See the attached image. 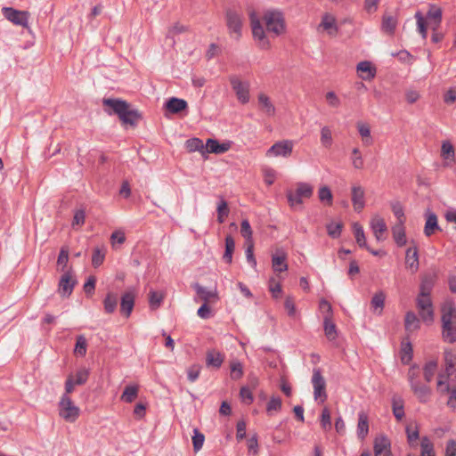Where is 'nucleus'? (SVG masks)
<instances>
[{"instance_id": "obj_1", "label": "nucleus", "mask_w": 456, "mask_h": 456, "mask_svg": "<svg viewBox=\"0 0 456 456\" xmlns=\"http://www.w3.org/2000/svg\"><path fill=\"white\" fill-rule=\"evenodd\" d=\"M102 103L105 107L110 109V110H107L106 111L110 115L116 114L125 126H135L142 118L139 111L133 109L126 101L117 98H107L103 99Z\"/></svg>"}, {"instance_id": "obj_2", "label": "nucleus", "mask_w": 456, "mask_h": 456, "mask_svg": "<svg viewBox=\"0 0 456 456\" xmlns=\"http://www.w3.org/2000/svg\"><path fill=\"white\" fill-rule=\"evenodd\" d=\"M442 338L445 342H456V306L452 302L445 303L441 309Z\"/></svg>"}, {"instance_id": "obj_3", "label": "nucleus", "mask_w": 456, "mask_h": 456, "mask_svg": "<svg viewBox=\"0 0 456 456\" xmlns=\"http://www.w3.org/2000/svg\"><path fill=\"white\" fill-rule=\"evenodd\" d=\"M228 32L232 37L239 40L242 34L243 12L240 8L229 7L224 12Z\"/></svg>"}, {"instance_id": "obj_4", "label": "nucleus", "mask_w": 456, "mask_h": 456, "mask_svg": "<svg viewBox=\"0 0 456 456\" xmlns=\"http://www.w3.org/2000/svg\"><path fill=\"white\" fill-rule=\"evenodd\" d=\"M266 30L279 37L285 33L286 25L283 13L279 10H267L263 15Z\"/></svg>"}, {"instance_id": "obj_5", "label": "nucleus", "mask_w": 456, "mask_h": 456, "mask_svg": "<svg viewBox=\"0 0 456 456\" xmlns=\"http://www.w3.org/2000/svg\"><path fill=\"white\" fill-rule=\"evenodd\" d=\"M314 193V187L307 183H298L295 191H288L287 199L289 207L297 210L303 204L304 199H310Z\"/></svg>"}, {"instance_id": "obj_6", "label": "nucleus", "mask_w": 456, "mask_h": 456, "mask_svg": "<svg viewBox=\"0 0 456 456\" xmlns=\"http://www.w3.org/2000/svg\"><path fill=\"white\" fill-rule=\"evenodd\" d=\"M250 26L252 29L253 38L257 41L261 49L267 50L271 47L270 41L267 39L265 28L262 25L260 18L255 12L249 13Z\"/></svg>"}, {"instance_id": "obj_7", "label": "nucleus", "mask_w": 456, "mask_h": 456, "mask_svg": "<svg viewBox=\"0 0 456 456\" xmlns=\"http://www.w3.org/2000/svg\"><path fill=\"white\" fill-rule=\"evenodd\" d=\"M80 410L77 407L71 398L67 395H62L59 403V414L66 421L74 422L79 417Z\"/></svg>"}, {"instance_id": "obj_8", "label": "nucleus", "mask_w": 456, "mask_h": 456, "mask_svg": "<svg viewBox=\"0 0 456 456\" xmlns=\"http://www.w3.org/2000/svg\"><path fill=\"white\" fill-rule=\"evenodd\" d=\"M229 81L238 101L242 104L248 103L250 99L249 83L240 80L237 76H231Z\"/></svg>"}, {"instance_id": "obj_9", "label": "nucleus", "mask_w": 456, "mask_h": 456, "mask_svg": "<svg viewBox=\"0 0 456 456\" xmlns=\"http://www.w3.org/2000/svg\"><path fill=\"white\" fill-rule=\"evenodd\" d=\"M311 381L314 387V400H320L322 403H324L328 397L326 393V381L320 369H314Z\"/></svg>"}, {"instance_id": "obj_10", "label": "nucleus", "mask_w": 456, "mask_h": 456, "mask_svg": "<svg viewBox=\"0 0 456 456\" xmlns=\"http://www.w3.org/2000/svg\"><path fill=\"white\" fill-rule=\"evenodd\" d=\"M416 305L421 320L430 325L434 322V308L430 297H419L416 299Z\"/></svg>"}, {"instance_id": "obj_11", "label": "nucleus", "mask_w": 456, "mask_h": 456, "mask_svg": "<svg viewBox=\"0 0 456 456\" xmlns=\"http://www.w3.org/2000/svg\"><path fill=\"white\" fill-rule=\"evenodd\" d=\"M3 15L14 25L28 27L29 13L27 11H19L12 7H4L2 9Z\"/></svg>"}, {"instance_id": "obj_12", "label": "nucleus", "mask_w": 456, "mask_h": 456, "mask_svg": "<svg viewBox=\"0 0 456 456\" xmlns=\"http://www.w3.org/2000/svg\"><path fill=\"white\" fill-rule=\"evenodd\" d=\"M294 143L290 140H282L275 142L266 151V157H284L291 155Z\"/></svg>"}, {"instance_id": "obj_13", "label": "nucleus", "mask_w": 456, "mask_h": 456, "mask_svg": "<svg viewBox=\"0 0 456 456\" xmlns=\"http://www.w3.org/2000/svg\"><path fill=\"white\" fill-rule=\"evenodd\" d=\"M374 456H391V443L389 439L379 435L375 437L373 443Z\"/></svg>"}, {"instance_id": "obj_14", "label": "nucleus", "mask_w": 456, "mask_h": 456, "mask_svg": "<svg viewBox=\"0 0 456 456\" xmlns=\"http://www.w3.org/2000/svg\"><path fill=\"white\" fill-rule=\"evenodd\" d=\"M287 253L283 248H277L272 256V268L274 273H282L288 270Z\"/></svg>"}, {"instance_id": "obj_15", "label": "nucleus", "mask_w": 456, "mask_h": 456, "mask_svg": "<svg viewBox=\"0 0 456 456\" xmlns=\"http://www.w3.org/2000/svg\"><path fill=\"white\" fill-rule=\"evenodd\" d=\"M77 281L72 277L69 272L65 273L59 281V293L62 297H69L73 291Z\"/></svg>"}, {"instance_id": "obj_16", "label": "nucleus", "mask_w": 456, "mask_h": 456, "mask_svg": "<svg viewBox=\"0 0 456 456\" xmlns=\"http://www.w3.org/2000/svg\"><path fill=\"white\" fill-rule=\"evenodd\" d=\"M232 142L227 141L220 143L217 140L209 138L206 142V153L223 154L231 149Z\"/></svg>"}, {"instance_id": "obj_17", "label": "nucleus", "mask_w": 456, "mask_h": 456, "mask_svg": "<svg viewBox=\"0 0 456 456\" xmlns=\"http://www.w3.org/2000/svg\"><path fill=\"white\" fill-rule=\"evenodd\" d=\"M444 372L446 378H451L456 373V354L451 349H445L444 352Z\"/></svg>"}, {"instance_id": "obj_18", "label": "nucleus", "mask_w": 456, "mask_h": 456, "mask_svg": "<svg viewBox=\"0 0 456 456\" xmlns=\"http://www.w3.org/2000/svg\"><path fill=\"white\" fill-rule=\"evenodd\" d=\"M135 294L134 290L125 292L121 297L120 313L129 317L134 306Z\"/></svg>"}, {"instance_id": "obj_19", "label": "nucleus", "mask_w": 456, "mask_h": 456, "mask_svg": "<svg viewBox=\"0 0 456 456\" xmlns=\"http://www.w3.org/2000/svg\"><path fill=\"white\" fill-rule=\"evenodd\" d=\"M224 361V354L216 349H209L206 353V366L219 369Z\"/></svg>"}, {"instance_id": "obj_20", "label": "nucleus", "mask_w": 456, "mask_h": 456, "mask_svg": "<svg viewBox=\"0 0 456 456\" xmlns=\"http://www.w3.org/2000/svg\"><path fill=\"white\" fill-rule=\"evenodd\" d=\"M258 108L266 117L271 118L275 115L276 109L271 99L265 94L261 93L257 96Z\"/></svg>"}, {"instance_id": "obj_21", "label": "nucleus", "mask_w": 456, "mask_h": 456, "mask_svg": "<svg viewBox=\"0 0 456 456\" xmlns=\"http://www.w3.org/2000/svg\"><path fill=\"white\" fill-rule=\"evenodd\" d=\"M370 227L376 237L377 240L380 241L384 240V233L387 232V227L385 220L379 216H375L370 220Z\"/></svg>"}, {"instance_id": "obj_22", "label": "nucleus", "mask_w": 456, "mask_h": 456, "mask_svg": "<svg viewBox=\"0 0 456 456\" xmlns=\"http://www.w3.org/2000/svg\"><path fill=\"white\" fill-rule=\"evenodd\" d=\"M364 190L360 185H354L352 187V203L355 211L360 212L365 206L364 201Z\"/></svg>"}, {"instance_id": "obj_23", "label": "nucleus", "mask_w": 456, "mask_h": 456, "mask_svg": "<svg viewBox=\"0 0 456 456\" xmlns=\"http://www.w3.org/2000/svg\"><path fill=\"white\" fill-rule=\"evenodd\" d=\"M194 289L197 293V297L204 303H211L218 299V296L216 290L208 289L207 288L202 287L198 283L194 285Z\"/></svg>"}, {"instance_id": "obj_24", "label": "nucleus", "mask_w": 456, "mask_h": 456, "mask_svg": "<svg viewBox=\"0 0 456 456\" xmlns=\"http://www.w3.org/2000/svg\"><path fill=\"white\" fill-rule=\"evenodd\" d=\"M411 388L420 403H427L429 401L431 389L428 386L419 382L418 384H412Z\"/></svg>"}, {"instance_id": "obj_25", "label": "nucleus", "mask_w": 456, "mask_h": 456, "mask_svg": "<svg viewBox=\"0 0 456 456\" xmlns=\"http://www.w3.org/2000/svg\"><path fill=\"white\" fill-rule=\"evenodd\" d=\"M357 71L361 73V78L366 81L371 80L376 76V69L368 61L359 62L357 64Z\"/></svg>"}, {"instance_id": "obj_26", "label": "nucleus", "mask_w": 456, "mask_h": 456, "mask_svg": "<svg viewBox=\"0 0 456 456\" xmlns=\"http://www.w3.org/2000/svg\"><path fill=\"white\" fill-rule=\"evenodd\" d=\"M405 265L411 269L412 273H415L419 269V254L417 247L409 248L406 250L405 256Z\"/></svg>"}, {"instance_id": "obj_27", "label": "nucleus", "mask_w": 456, "mask_h": 456, "mask_svg": "<svg viewBox=\"0 0 456 456\" xmlns=\"http://www.w3.org/2000/svg\"><path fill=\"white\" fill-rule=\"evenodd\" d=\"M166 109L172 114H177L187 109V102L176 97L170 98L165 104Z\"/></svg>"}, {"instance_id": "obj_28", "label": "nucleus", "mask_w": 456, "mask_h": 456, "mask_svg": "<svg viewBox=\"0 0 456 456\" xmlns=\"http://www.w3.org/2000/svg\"><path fill=\"white\" fill-rule=\"evenodd\" d=\"M354 237H355V240H356V242L357 244L361 247V248H365L370 253H371L373 256H378L379 255V252L377 250H374V249H371L368 246H367V243H366V239H365V234H364V232H363V229L362 227L357 224V223H354Z\"/></svg>"}, {"instance_id": "obj_29", "label": "nucleus", "mask_w": 456, "mask_h": 456, "mask_svg": "<svg viewBox=\"0 0 456 456\" xmlns=\"http://www.w3.org/2000/svg\"><path fill=\"white\" fill-rule=\"evenodd\" d=\"M404 328L409 333L416 331L420 328V320L414 312L409 311L405 314Z\"/></svg>"}, {"instance_id": "obj_30", "label": "nucleus", "mask_w": 456, "mask_h": 456, "mask_svg": "<svg viewBox=\"0 0 456 456\" xmlns=\"http://www.w3.org/2000/svg\"><path fill=\"white\" fill-rule=\"evenodd\" d=\"M392 233L395 242L398 247H403L406 244L404 224H395L392 227Z\"/></svg>"}, {"instance_id": "obj_31", "label": "nucleus", "mask_w": 456, "mask_h": 456, "mask_svg": "<svg viewBox=\"0 0 456 456\" xmlns=\"http://www.w3.org/2000/svg\"><path fill=\"white\" fill-rule=\"evenodd\" d=\"M369 433L368 416L361 411L358 414L357 436L361 440H364Z\"/></svg>"}, {"instance_id": "obj_32", "label": "nucleus", "mask_w": 456, "mask_h": 456, "mask_svg": "<svg viewBox=\"0 0 456 456\" xmlns=\"http://www.w3.org/2000/svg\"><path fill=\"white\" fill-rule=\"evenodd\" d=\"M138 392V385H128L125 387L120 396V400L127 403H133L137 398Z\"/></svg>"}, {"instance_id": "obj_33", "label": "nucleus", "mask_w": 456, "mask_h": 456, "mask_svg": "<svg viewBox=\"0 0 456 456\" xmlns=\"http://www.w3.org/2000/svg\"><path fill=\"white\" fill-rule=\"evenodd\" d=\"M320 28H323V29L328 30L330 35H336L338 32V28L336 26V19L328 13H325L322 16V22L319 25Z\"/></svg>"}, {"instance_id": "obj_34", "label": "nucleus", "mask_w": 456, "mask_h": 456, "mask_svg": "<svg viewBox=\"0 0 456 456\" xmlns=\"http://www.w3.org/2000/svg\"><path fill=\"white\" fill-rule=\"evenodd\" d=\"M427 17L430 22V24L433 26V29H436L442 20V10L441 8L432 5L428 12Z\"/></svg>"}, {"instance_id": "obj_35", "label": "nucleus", "mask_w": 456, "mask_h": 456, "mask_svg": "<svg viewBox=\"0 0 456 456\" xmlns=\"http://www.w3.org/2000/svg\"><path fill=\"white\" fill-rule=\"evenodd\" d=\"M357 129L359 132V134L361 135L362 139V142L364 145L370 146L373 143V139L370 134V126L363 122H358Z\"/></svg>"}, {"instance_id": "obj_36", "label": "nucleus", "mask_w": 456, "mask_h": 456, "mask_svg": "<svg viewBox=\"0 0 456 456\" xmlns=\"http://www.w3.org/2000/svg\"><path fill=\"white\" fill-rule=\"evenodd\" d=\"M441 156L443 159L449 160V162L446 163L447 166L455 162L454 148L449 141L443 142L441 147Z\"/></svg>"}, {"instance_id": "obj_37", "label": "nucleus", "mask_w": 456, "mask_h": 456, "mask_svg": "<svg viewBox=\"0 0 456 456\" xmlns=\"http://www.w3.org/2000/svg\"><path fill=\"white\" fill-rule=\"evenodd\" d=\"M437 216L435 213H428L427 216L426 224L424 227V233L426 236H431L436 230H438Z\"/></svg>"}, {"instance_id": "obj_38", "label": "nucleus", "mask_w": 456, "mask_h": 456, "mask_svg": "<svg viewBox=\"0 0 456 456\" xmlns=\"http://www.w3.org/2000/svg\"><path fill=\"white\" fill-rule=\"evenodd\" d=\"M403 400L401 396L395 395L392 399L393 414L397 420H402L404 417Z\"/></svg>"}, {"instance_id": "obj_39", "label": "nucleus", "mask_w": 456, "mask_h": 456, "mask_svg": "<svg viewBox=\"0 0 456 456\" xmlns=\"http://www.w3.org/2000/svg\"><path fill=\"white\" fill-rule=\"evenodd\" d=\"M323 328L325 336L329 340H334L337 336V327L336 324L333 322L332 318L323 317Z\"/></svg>"}, {"instance_id": "obj_40", "label": "nucleus", "mask_w": 456, "mask_h": 456, "mask_svg": "<svg viewBox=\"0 0 456 456\" xmlns=\"http://www.w3.org/2000/svg\"><path fill=\"white\" fill-rule=\"evenodd\" d=\"M185 148L189 152L200 151L202 155L205 154L206 145L203 144L202 140L199 138H191L185 142Z\"/></svg>"}, {"instance_id": "obj_41", "label": "nucleus", "mask_w": 456, "mask_h": 456, "mask_svg": "<svg viewBox=\"0 0 456 456\" xmlns=\"http://www.w3.org/2000/svg\"><path fill=\"white\" fill-rule=\"evenodd\" d=\"M118 305V296L112 292H109L104 300H103V307L104 311L107 314H112L115 312Z\"/></svg>"}, {"instance_id": "obj_42", "label": "nucleus", "mask_w": 456, "mask_h": 456, "mask_svg": "<svg viewBox=\"0 0 456 456\" xmlns=\"http://www.w3.org/2000/svg\"><path fill=\"white\" fill-rule=\"evenodd\" d=\"M235 249V241L231 235H227L225 238V251L223 256L224 260L227 264H231L232 261V254Z\"/></svg>"}, {"instance_id": "obj_43", "label": "nucleus", "mask_w": 456, "mask_h": 456, "mask_svg": "<svg viewBox=\"0 0 456 456\" xmlns=\"http://www.w3.org/2000/svg\"><path fill=\"white\" fill-rule=\"evenodd\" d=\"M319 200L327 205L331 206L333 202V195L330 189L327 185H323L319 188L318 191Z\"/></svg>"}, {"instance_id": "obj_44", "label": "nucleus", "mask_w": 456, "mask_h": 456, "mask_svg": "<svg viewBox=\"0 0 456 456\" xmlns=\"http://www.w3.org/2000/svg\"><path fill=\"white\" fill-rule=\"evenodd\" d=\"M437 361L435 360L429 361L426 362V364L424 365V379L428 383H429L433 379L437 370Z\"/></svg>"}, {"instance_id": "obj_45", "label": "nucleus", "mask_w": 456, "mask_h": 456, "mask_svg": "<svg viewBox=\"0 0 456 456\" xmlns=\"http://www.w3.org/2000/svg\"><path fill=\"white\" fill-rule=\"evenodd\" d=\"M449 379L450 378H446L445 374H438L436 389L441 395L448 394L452 389V387L448 383Z\"/></svg>"}, {"instance_id": "obj_46", "label": "nucleus", "mask_w": 456, "mask_h": 456, "mask_svg": "<svg viewBox=\"0 0 456 456\" xmlns=\"http://www.w3.org/2000/svg\"><path fill=\"white\" fill-rule=\"evenodd\" d=\"M420 449V456H436L434 444L428 436L421 438Z\"/></svg>"}, {"instance_id": "obj_47", "label": "nucleus", "mask_w": 456, "mask_h": 456, "mask_svg": "<svg viewBox=\"0 0 456 456\" xmlns=\"http://www.w3.org/2000/svg\"><path fill=\"white\" fill-rule=\"evenodd\" d=\"M164 298V295L162 292H159L156 290H151L149 293V304L150 307L153 310L159 307Z\"/></svg>"}, {"instance_id": "obj_48", "label": "nucleus", "mask_w": 456, "mask_h": 456, "mask_svg": "<svg viewBox=\"0 0 456 456\" xmlns=\"http://www.w3.org/2000/svg\"><path fill=\"white\" fill-rule=\"evenodd\" d=\"M106 249L104 247L95 248L92 256V265L94 267H99L104 261Z\"/></svg>"}, {"instance_id": "obj_49", "label": "nucleus", "mask_w": 456, "mask_h": 456, "mask_svg": "<svg viewBox=\"0 0 456 456\" xmlns=\"http://www.w3.org/2000/svg\"><path fill=\"white\" fill-rule=\"evenodd\" d=\"M240 234L246 240V243L253 241V232L248 220L243 219L240 224Z\"/></svg>"}, {"instance_id": "obj_50", "label": "nucleus", "mask_w": 456, "mask_h": 456, "mask_svg": "<svg viewBox=\"0 0 456 456\" xmlns=\"http://www.w3.org/2000/svg\"><path fill=\"white\" fill-rule=\"evenodd\" d=\"M87 349V341L83 335L77 337L74 353L79 356H85Z\"/></svg>"}, {"instance_id": "obj_51", "label": "nucleus", "mask_w": 456, "mask_h": 456, "mask_svg": "<svg viewBox=\"0 0 456 456\" xmlns=\"http://www.w3.org/2000/svg\"><path fill=\"white\" fill-rule=\"evenodd\" d=\"M396 24L397 21L393 16H384L382 20V29L388 34H393Z\"/></svg>"}, {"instance_id": "obj_52", "label": "nucleus", "mask_w": 456, "mask_h": 456, "mask_svg": "<svg viewBox=\"0 0 456 456\" xmlns=\"http://www.w3.org/2000/svg\"><path fill=\"white\" fill-rule=\"evenodd\" d=\"M412 359V347L410 342L403 343L401 350V360L403 364H408Z\"/></svg>"}, {"instance_id": "obj_53", "label": "nucleus", "mask_w": 456, "mask_h": 456, "mask_svg": "<svg viewBox=\"0 0 456 456\" xmlns=\"http://www.w3.org/2000/svg\"><path fill=\"white\" fill-rule=\"evenodd\" d=\"M216 210H217V221H218V223L223 224L224 222L225 217L228 216V215H229L228 205H227V202L224 199H221V200L219 201Z\"/></svg>"}, {"instance_id": "obj_54", "label": "nucleus", "mask_w": 456, "mask_h": 456, "mask_svg": "<svg viewBox=\"0 0 456 456\" xmlns=\"http://www.w3.org/2000/svg\"><path fill=\"white\" fill-rule=\"evenodd\" d=\"M262 173L264 175L265 183L267 185H272L276 178V171L270 167L265 166L262 167Z\"/></svg>"}, {"instance_id": "obj_55", "label": "nucleus", "mask_w": 456, "mask_h": 456, "mask_svg": "<svg viewBox=\"0 0 456 456\" xmlns=\"http://www.w3.org/2000/svg\"><path fill=\"white\" fill-rule=\"evenodd\" d=\"M321 142L325 148H330L332 144V134L328 126H323L321 130Z\"/></svg>"}, {"instance_id": "obj_56", "label": "nucleus", "mask_w": 456, "mask_h": 456, "mask_svg": "<svg viewBox=\"0 0 456 456\" xmlns=\"http://www.w3.org/2000/svg\"><path fill=\"white\" fill-rule=\"evenodd\" d=\"M386 296L382 291L376 293L370 301L371 307L382 310L385 305Z\"/></svg>"}, {"instance_id": "obj_57", "label": "nucleus", "mask_w": 456, "mask_h": 456, "mask_svg": "<svg viewBox=\"0 0 456 456\" xmlns=\"http://www.w3.org/2000/svg\"><path fill=\"white\" fill-rule=\"evenodd\" d=\"M192 444L195 452H199L204 444L205 436L197 428L193 430Z\"/></svg>"}, {"instance_id": "obj_58", "label": "nucleus", "mask_w": 456, "mask_h": 456, "mask_svg": "<svg viewBox=\"0 0 456 456\" xmlns=\"http://www.w3.org/2000/svg\"><path fill=\"white\" fill-rule=\"evenodd\" d=\"M392 211L395 216L397 218L396 224H404L406 217L404 216L403 208L399 202L392 204Z\"/></svg>"}, {"instance_id": "obj_59", "label": "nucleus", "mask_w": 456, "mask_h": 456, "mask_svg": "<svg viewBox=\"0 0 456 456\" xmlns=\"http://www.w3.org/2000/svg\"><path fill=\"white\" fill-rule=\"evenodd\" d=\"M419 374L420 371L418 365L414 364L409 369L408 380L411 387L412 386V384H418L420 382Z\"/></svg>"}, {"instance_id": "obj_60", "label": "nucleus", "mask_w": 456, "mask_h": 456, "mask_svg": "<svg viewBox=\"0 0 456 456\" xmlns=\"http://www.w3.org/2000/svg\"><path fill=\"white\" fill-rule=\"evenodd\" d=\"M243 376V367L242 364L234 361L231 363V378L232 379H240Z\"/></svg>"}, {"instance_id": "obj_61", "label": "nucleus", "mask_w": 456, "mask_h": 456, "mask_svg": "<svg viewBox=\"0 0 456 456\" xmlns=\"http://www.w3.org/2000/svg\"><path fill=\"white\" fill-rule=\"evenodd\" d=\"M321 426L324 430H330L331 428V417L330 411L328 408H324L321 415Z\"/></svg>"}, {"instance_id": "obj_62", "label": "nucleus", "mask_w": 456, "mask_h": 456, "mask_svg": "<svg viewBox=\"0 0 456 456\" xmlns=\"http://www.w3.org/2000/svg\"><path fill=\"white\" fill-rule=\"evenodd\" d=\"M89 377V370L86 368L79 369L74 378V381L76 385L81 386L84 385Z\"/></svg>"}, {"instance_id": "obj_63", "label": "nucleus", "mask_w": 456, "mask_h": 456, "mask_svg": "<svg viewBox=\"0 0 456 456\" xmlns=\"http://www.w3.org/2000/svg\"><path fill=\"white\" fill-rule=\"evenodd\" d=\"M352 164L354 168L362 169L363 167V159L358 148H354L352 151Z\"/></svg>"}, {"instance_id": "obj_64", "label": "nucleus", "mask_w": 456, "mask_h": 456, "mask_svg": "<svg viewBox=\"0 0 456 456\" xmlns=\"http://www.w3.org/2000/svg\"><path fill=\"white\" fill-rule=\"evenodd\" d=\"M342 228H343V225L341 223H336V224L332 223V224H330L327 225V232L330 237L336 239L340 236Z\"/></svg>"}]
</instances>
